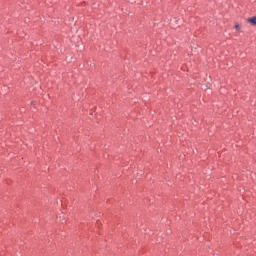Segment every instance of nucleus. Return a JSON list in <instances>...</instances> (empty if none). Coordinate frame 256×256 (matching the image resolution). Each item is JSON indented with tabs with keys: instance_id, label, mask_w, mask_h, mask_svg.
<instances>
[{
	"instance_id": "2",
	"label": "nucleus",
	"mask_w": 256,
	"mask_h": 256,
	"mask_svg": "<svg viewBox=\"0 0 256 256\" xmlns=\"http://www.w3.org/2000/svg\"><path fill=\"white\" fill-rule=\"evenodd\" d=\"M234 29H236V31H241V26L239 25V23L235 24Z\"/></svg>"
},
{
	"instance_id": "1",
	"label": "nucleus",
	"mask_w": 256,
	"mask_h": 256,
	"mask_svg": "<svg viewBox=\"0 0 256 256\" xmlns=\"http://www.w3.org/2000/svg\"><path fill=\"white\" fill-rule=\"evenodd\" d=\"M247 22L250 23L251 25L256 26V17L253 16L251 18H248Z\"/></svg>"
}]
</instances>
